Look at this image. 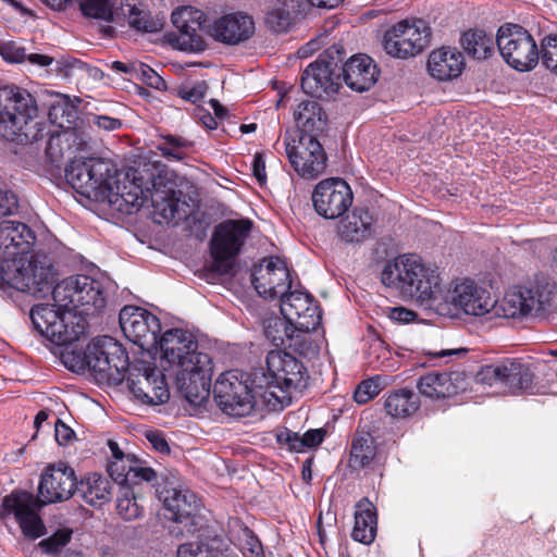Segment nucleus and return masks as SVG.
I'll list each match as a JSON object with an SVG mask.
<instances>
[{"label":"nucleus","instance_id":"nucleus-45","mask_svg":"<svg viewBox=\"0 0 557 557\" xmlns=\"http://www.w3.org/2000/svg\"><path fill=\"white\" fill-rule=\"evenodd\" d=\"M191 141L176 135L161 136L157 149L168 159L181 161L187 156Z\"/></svg>","mask_w":557,"mask_h":557},{"label":"nucleus","instance_id":"nucleus-36","mask_svg":"<svg viewBox=\"0 0 557 557\" xmlns=\"http://www.w3.org/2000/svg\"><path fill=\"white\" fill-rule=\"evenodd\" d=\"M75 490L87 504L92 506L102 505L110 499V483L97 473L86 476Z\"/></svg>","mask_w":557,"mask_h":557},{"label":"nucleus","instance_id":"nucleus-9","mask_svg":"<svg viewBox=\"0 0 557 557\" xmlns=\"http://www.w3.org/2000/svg\"><path fill=\"white\" fill-rule=\"evenodd\" d=\"M4 108L0 112V135L8 140L29 138L28 124L37 116L35 98L23 88L8 86L2 89Z\"/></svg>","mask_w":557,"mask_h":557},{"label":"nucleus","instance_id":"nucleus-7","mask_svg":"<svg viewBox=\"0 0 557 557\" xmlns=\"http://www.w3.org/2000/svg\"><path fill=\"white\" fill-rule=\"evenodd\" d=\"M1 280L9 286L37 297L53 290L57 272L47 255L36 253L28 260L20 258L16 263L1 265Z\"/></svg>","mask_w":557,"mask_h":557},{"label":"nucleus","instance_id":"nucleus-48","mask_svg":"<svg viewBox=\"0 0 557 557\" xmlns=\"http://www.w3.org/2000/svg\"><path fill=\"white\" fill-rule=\"evenodd\" d=\"M74 136V132H61L55 135H51L47 143L46 152L52 162L59 161L65 153L64 145L66 149H70V140Z\"/></svg>","mask_w":557,"mask_h":557},{"label":"nucleus","instance_id":"nucleus-59","mask_svg":"<svg viewBox=\"0 0 557 557\" xmlns=\"http://www.w3.org/2000/svg\"><path fill=\"white\" fill-rule=\"evenodd\" d=\"M387 317L399 323H409L414 321L417 313L404 307H393L386 309Z\"/></svg>","mask_w":557,"mask_h":557},{"label":"nucleus","instance_id":"nucleus-46","mask_svg":"<svg viewBox=\"0 0 557 557\" xmlns=\"http://www.w3.org/2000/svg\"><path fill=\"white\" fill-rule=\"evenodd\" d=\"M222 539L212 537L207 542H190L178 546L176 557H213Z\"/></svg>","mask_w":557,"mask_h":557},{"label":"nucleus","instance_id":"nucleus-16","mask_svg":"<svg viewBox=\"0 0 557 557\" xmlns=\"http://www.w3.org/2000/svg\"><path fill=\"white\" fill-rule=\"evenodd\" d=\"M431 30L422 20H405L394 25L384 36L387 54L407 59L421 53L429 45Z\"/></svg>","mask_w":557,"mask_h":557},{"label":"nucleus","instance_id":"nucleus-20","mask_svg":"<svg viewBox=\"0 0 557 557\" xmlns=\"http://www.w3.org/2000/svg\"><path fill=\"white\" fill-rule=\"evenodd\" d=\"M120 326L125 337L143 349L159 347L157 336L161 331L159 319L148 310L126 306L120 312Z\"/></svg>","mask_w":557,"mask_h":557},{"label":"nucleus","instance_id":"nucleus-10","mask_svg":"<svg viewBox=\"0 0 557 557\" xmlns=\"http://www.w3.org/2000/svg\"><path fill=\"white\" fill-rule=\"evenodd\" d=\"M496 45L505 62L515 70L530 71L539 62L540 50L535 39L518 24L502 25L497 30Z\"/></svg>","mask_w":557,"mask_h":557},{"label":"nucleus","instance_id":"nucleus-19","mask_svg":"<svg viewBox=\"0 0 557 557\" xmlns=\"http://www.w3.org/2000/svg\"><path fill=\"white\" fill-rule=\"evenodd\" d=\"M128 386L134 396L149 405H161L169 400L170 391L164 374L153 364L139 361L127 366Z\"/></svg>","mask_w":557,"mask_h":557},{"label":"nucleus","instance_id":"nucleus-47","mask_svg":"<svg viewBox=\"0 0 557 557\" xmlns=\"http://www.w3.org/2000/svg\"><path fill=\"white\" fill-rule=\"evenodd\" d=\"M134 456L127 455L125 458H117V460H111L108 465V472L110 476L121 485H128L131 481L129 468H133Z\"/></svg>","mask_w":557,"mask_h":557},{"label":"nucleus","instance_id":"nucleus-12","mask_svg":"<svg viewBox=\"0 0 557 557\" xmlns=\"http://www.w3.org/2000/svg\"><path fill=\"white\" fill-rule=\"evenodd\" d=\"M285 152L295 172L308 180L321 175L326 168V156L314 135L286 134Z\"/></svg>","mask_w":557,"mask_h":557},{"label":"nucleus","instance_id":"nucleus-53","mask_svg":"<svg viewBox=\"0 0 557 557\" xmlns=\"http://www.w3.org/2000/svg\"><path fill=\"white\" fill-rule=\"evenodd\" d=\"M208 86L206 82H196L194 84H184L178 88V95L184 100L196 103L203 99L206 96Z\"/></svg>","mask_w":557,"mask_h":557},{"label":"nucleus","instance_id":"nucleus-63","mask_svg":"<svg viewBox=\"0 0 557 557\" xmlns=\"http://www.w3.org/2000/svg\"><path fill=\"white\" fill-rule=\"evenodd\" d=\"M252 172L257 181L262 185L267 181L265 161L263 153H256L252 161Z\"/></svg>","mask_w":557,"mask_h":557},{"label":"nucleus","instance_id":"nucleus-22","mask_svg":"<svg viewBox=\"0 0 557 557\" xmlns=\"http://www.w3.org/2000/svg\"><path fill=\"white\" fill-rule=\"evenodd\" d=\"M283 318L305 334L310 335L321 322V311L313 297L300 289L289 290L281 298Z\"/></svg>","mask_w":557,"mask_h":557},{"label":"nucleus","instance_id":"nucleus-57","mask_svg":"<svg viewBox=\"0 0 557 557\" xmlns=\"http://www.w3.org/2000/svg\"><path fill=\"white\" fill-rule=\"evenodd\" d=\"M18 207L16 195L0 186V216L13 214Z\"/></svg>","mask_w":557,"mask_h":557},{"label":"nucleus","instance_id":"nucleus-30","mask_svg":"<svg viewBox=\"0 0 557 557\" xmlns=\"http://www.w3.org/2000/svg\"><path fill=\"white\" fill-rule=\"evenodd\" d=\"M426 66L433 78L451 81L462 73L465 58L457 48L441 47L429 54Z\"/></svg>","mask_w":557,"mask_h":557},{"label":"nucleus","instance_id":"nucleus-27","mask_svg":"<svg viewBox=\"0 0 557 557\" xmlns=\"http://www.w3.org/2000/svg\"><path fill=\"white\" fill-rule=\"evenodd\" d=\"M264 334L276 347L284 346L306 356L315 351L311 336L292 325L285 318L269 321Z\"/></svg>","mask_w":557,"mask_h":557},{"label":"nucleus","instance_id":"nucleus-26","mask_svg":"<svg viewBox=\"0 0 557 557\" xmlns=\"http://www.w3.org/2000/svg\"><path fill=\"white\" fill-rule=\"evenodd\" d=\"M203 22L202 11L191 7L178 8L172 13V23L180 32V49L200 51L205 48L201 35Z\"/></svg>","mask_w":557,"mask_h":557},{"label":"nucleus","instance_id":"nucleus-44","mask_svg":"<svg viewBox=\"0 0 557 557\" xmlns=\"http://www.w3.org/2000/svg\"><path fill=\"white\" fill-rule=\"evenodd\" d=\"M527 315H535L545 312L550 306V293L539 285L520 288Z\"/></svg>","mask_w":557,"mask_h":557},{"label":"nucleus","instance_id":"nucleus-4","mask_svg":"<svg viewBox=\"0 0 557 557\" xmlns=\"http://www.w3.org/2000/svg\"><path fill=\"white\" fill-rule=\"evenodd\" d=\"M76 475L72 467L59 462L45 469L38 486V499L27 492H12L2 500L4 513L14 515L25 536L38 539L44 523L37 513L42 505L67 500L75 492Z\"/></svg>","mask_w":557,"mask_h":557},{"label":"nucleus","instance_id":"nucleus-40","mask_svg":"<svg viewBox=\"0 0 557 557\" xmlns=\"http://www.w3.org/2000/svg\"><path fill=\"white\" fill-rule=\"evenodd\" d=\"M495 42L496 40L483 30H469L461 38L463 49L479 60L486 59L494 52Z\"/></svg>","mask_w":557,"mask_h":557},{"label":"nucleus","instance_id":"nucleus-39","mask_svg":"<svg viewBox=\"0 0 557 557\" xmlns=\"http://www.w3.org/2000/svg\"><path fill=\"white\" fill-rule=\"evenodd\" d=\"M52 8H61L73 0H45ZM85 16L110 22L113 20L114 4L110 0H76Z\"/></svg>","mask_w":557,"mask_h":557},{"label":"nucleus","instance_id":"nucleus-35","mask_svg":"<svg viewBox=\"0 0 557 557\" xmlns=\"http://www.w3.org/2000/svg\"><path fill=\"white\" fill-rule=\"evenodd\" d=\"M417 395L407 388L391 393L384 401L386 413L393 418L401 419L413 414L419 409Z\"/></svg>","mask_w":557,"mask_h":557},{"label":"nucleus","instance_id":"nucleus-42","mask_svg":"<svg viewBox=\"0 0 557 557\" xmlns=\"http://www.w3.org/2000/svg\"><path fill=\"white\" fill-rule=\"evenodd\" d=\"M48 116L52 124L63 129L62 132H73L78 111L74 104L63 98L50 106Z\"/></svg>","mask_w":557,"mask_h":557},{"label":"nucleus","instance_id":"nucleus-51","mask_svg":"<svg viewBox=\"0 0 557 557\" xmlns=\"http://www.w3.org/2000/svg\"><path fill=\"white\" fill-rule=\"evenodd\" d=\"M382 391L377 379L362 381L356 388L354 398L358 404H367Z\"/></svg>","mask_w":557,"mask_h":557},{"label":"nucleus","instance_id":"nucleus-3","mask_svg":"<svg viewBox=\"0 0 557 557\" xmlns=\"http://www.w3.org/2000/svg\"><path fill=\"white\" fill-rule=\"evenodd\" d=\"M162 361L174 375L175 384L191 405H200L209 396L212 375L210 356L199 349L194 335L182 329L165 331L159 339Z\"/></svg>","mask_w":557,"mask_h":557},{"label":"nucleus","instance_id":"nucleus-31","mask_svg":"<svg viewBox=\"0 0 557 557\" xmlns=\"http://www.w3.org/2000/svg\"><path fill=\"white\" fill-rule=\"evenodd\" d=\"M460 375L450 372H429L417 382L419 393L432 400L444 399L456 395L460 386Z\"/></svg>","mask_w":557,"mask_h":557},{"label":"nucleus","instance_id":"nucleus-61","mask_svg":"<svg viewBox=\"0 0 557 557\" xmlns=\"http://www.w3.org/2000/svg\"><path fill=\"white\" fill-rule=\"evenodd\" d=\"M325 436V431L323 429H312L302 434V441L305 445V450L314 448L320 445Z\"/></svg>","mask_w":557,"mask_h":557},{"label":"nucleus","instance_id":"nucleus-49","mask_svg":"<svg viewBox=\"0 0 557 557\" xmlns=\"http://www.w3.org/2000/svg\"><path fill=\"white\" fill-rule=\"evenodd\" d=\"M541 53L543 64L557 74V35H547L542 39Z\"/></svg>","mask_w":557,"mask_h":557},{"label":"nucleus","instance_id":"nucleus-23","mask_svg":"<svg viewBox=\"0 0 557 557\" xmlns=\"http://www.w3.org/2000/svg\"><path fill=\"white\" fill-rule=\"evenodd\" d=\"M252 284L264 298H282L292 288L290 271L284 260L271 257L256 268Z\"/></svg>","mask_w":557,"mask_h":557},{"label":"nucleus","instance_id":"nucleus-50","mask_svg":"<svg viewBox=\"0 0 557 557\" xmlns=\"http://www.w3.org/2000/svg\"><path fill=\"white\" fill-rule=\"evenodd\" d=\"M116 509L117 513L125 520H134L141 515V508L129 491H125L123 495L119 496Z\"/></svg>","mask_w":557,"mask_h":557},{"label":"nucleus","instance_id":"nucleus-62","mask_svg":"<svg viewBox=\"0 0 557 557\" xmlns=\"http://www.w3.org/2000/svg\"><path fill=\"white\" fill-rule=\"evenodd\" d=\"M55 440L60 445H67L74 437V431L69 428L61 420H58L54 425Z\"/></svg>","mask_w":557,"mask_h":557},{"label":"nucleus","instance_id":"nucleus-54","mask_svg":"<svg viewBox=\"0 0 557 557\" xmlns=\"http://www.w3.org/2000/svg\"><path fill=\"white\" fill-rule=\"evenodd\" d=\"M128 470L132 472L128 485L137 484L141 481L151 482L157 478L156 471L138 459L133 461V468Z\"/></svg>","mask_w":557,"mask_h":557},{"label":"nucleus","instance_id":"nucleus-52","mask_svg":"<svg viewBox=\"0 0 557 557\" xmlns=\"http://www.w3.org/2000/svg\"><path fill=\"white\" fill-rule=\"evenodd\" d=\"M72 530L61 529L48 539L41 541L40 546L47 553L57 554L70 542Z\"/></svg>","mask_w":557,"mask_h":557},{"label":"nucleus","instance_id":"nucleus-28","mask_svg":"<svg viewBox=\"0 0 557 557\" xmlns=\"http://www.w3.org/2000/svg\"><path fill=\"white\" fill-rule=\"evenodd\" d=\"M253 30L252 18L240 13L222 16L208 27L211 37L227 45H236L247 40L253 34Z\"/></svg>","mask_w":557,"mask_h":557},{"label":"nucleus","instance_id":"nucleus-18","mask_svg":"<svg viewBox=\"0 0 557 557\" xmlns=\"http://www.w3.org/2000/svg\"><path fill=\"white\" fill-rule=\"evenodd\" d=\"M84 360L101 380H116L128 366L125 351L110 336L92 339L85 350Z\"/></svg>","mask_w":557,"mask_h":557},{"label":"nucleus","instance_id":"nucleus-6","mask_svg":"<svg viewBox=\"0 0 557 557\" xmlns=\"http://www.w3.org/2000/svg\"><path fill=\"white\" fill-rule=\"evenodd\" d=\"M307 370L293 355L283 350H272L267 356V370L256 375V388L262 389V397L272 409L290 405L293 397L305 386Z\"/></svg>","mask_w":557,"mask_h":557},{"label":"nucleus","instance_id":"nucleus-55","mask_svg":"<svg viewBox=\"0 0 557 557\" xmlns=\"http://www.w3.org/2000/svg\"><path fill=\"white\" fill-rule=\"evenodd\" d=\"M135 71L141 76L143 82L148 86L154 89H165L166 84L165 81L151 67L144 63H139L137 66H134Z\"/></svg>","mask_w":557,"mask_h":557},{"label":"nucleus","instance_id":"nucleus-33","mask_svg":"<svg viewBox=\"0 0 557 557\" xmlns=\"http://www.w3.org/2000/svg\"><path fill=\"white\" fill-rule=\"evenodd\" d=\"M294 119L300 131L293 134H318L325 129L327 117L321 106L314 100H306L294 111Z\"/></svg>","mask_w":557,"mask_h":557},{"label":"nucleus","instance_id":"nucleus-2","mask_svg":"<svg viewBox=\"0 0 557 557\" xmlns=\"http://www.w3.org/2000/svg\"><path fill=\"white\" fill-rule=\"evenodd\" d=\"M134 175H125L99 158L74 159L65 170L66 182L84 197L107 202L122 214L138 211L140 188L134 184Z\"/></svg>","mask_w":557,"mask_h":557},{"label":"nucleus","instance_id":"nucleus-25","mask_svg":"<svg viewBox=\"0 0 557 557\" xmlns=\"http://www.w3.org/2000/svg\"><path fill=\"white\" fill-rule=\"evenodd\" d=\"M530 377V371L525 364L510 359L486 364L476 373L479 383L490 386L502 384L510 392L527 388Z\"/></svg>","mask_w":557,"mask_h":557},{"label":"nucleus","instance_id":"nucleus-17","mask_svg":"<svg viewBox=\"0 0 557 557\" xmlns=\"http://www.w3.org/2000/svg\"><path fill=\"white\" fill-rule=\"evenodd\" d=\"M252 223L247 219L226 220L215 226L211 238V255L218 270L227 272L232 261L240 252Z\"/></svg>","mask_w":557,"mask_h":557},{"label":"nucleus","instance_id":"nucleus-1","mask_svg":"<svg viewBox=\"0 0 557 557\" xmlns=\"http://www.w3.org/2000/svg\"><path fill=\"white\" fill-rule=\"evenodd\" d=\"M53 305L39 304L32 308L35 330L51 343L66 346L79 339L86 331L82 314L106 306L102 283L88 275L62 280L53 290Z\"/></svg>","mask_w":557,"mask_h":557},{"label":"nucleus","instance_id":"nucleus-5","mask_svg":"<svg viewBox=\"0 0 557 557\" xmlns=\"http://www.w3.org/2000/svg\"><path fill=\"white\" fill-rule=\"evenodd\" d=\"M381 282L404 298H410L424 308L443 304V289L437 272L414 253H404L387 261L381 272Z\"/></svg>","mask_w":557,"mask_h":557},{"label":"nucleus","instance_id":"nucleus-60","mask_svg":"<svg viewBox=\"0 0 557 557\" xmlns=\"http://www.w3.org/2000/svg\"><path fill=\"white\" fill-rule=\"evenodd\" d=\"M89 123L107 132L119 129L122 126L121 120L107 115H92Z\"/></svg>","mask_w":557,"mask_h":557},{"label":"nucleus","instance_id":"nucleus-8","mask_svg":"<svg viewBox=\"0 0 557 557\" xmlns=\"http://www.w3.org/2000/svg\"><path fill=\"white\" fill-rule=\"evenodd\" d=\"M136 176L134 184L140 188V203L138 210L146 203L154 208V210L164 219L171 220L175 218L178 211L180 200L176 190V184L173 180V173L160 171L157 174L150 173L148 170H129L125 175Z\"/></svg>","mask_w":557,"mask_h":557},{"label":"nucleus","instance_id":"nucleus-24","mask_svg":"<svg viewBox=\"0 0 557 557\" xmlns=\"http://www.w3.org/2000/svg\"><path fill=\"white\" fill-rule=\"evenodd\" d=\"M34 232L24 223L2 221L0 223V267L16 263L26 257L34 247Z\"/></svg>","mask_w":557,"mask_h":557},{"label":"nucleus","instance_id":"nucleus-34","mask_svg":"<svg viewBox=\"0 0 557 557\" xmlns=\"http://www.w3.org/2000/svg\"><path fill=\"white\" fill-rule=\"evenodd\" d=\"M376 534V513L373 504L363 498L356 505L355 525L351 536L355 541L370 544Z\"/></svg>","mask_w":557,"mask_h":557},{"label":"nucleus","instance_id":"nucleus-13","mask_svg":"<svg viewBox=\"0 0 557 557\" xmlns=\"http://www.w3.org/2000/svg\"><path fill=\"white\" fill-rule=\"evenodd\" d=\"M219 408L233 417L249 414L255 406V397L246 375L239 371H226L218 377L213 388Z\"/></svg>","mask_w":557,"mask_h":557},{"label":"nucleus","instance_id":"nucleus-58","mask_svg":"<svg viewBox=\"0 0 557 557\" xmlns=\"http://www.w3.org/2000/svg\"><path fill=\"white\" fill-rule=\"evenodd\" d=\"M1 54L4 60L11 63H22L26 61L27 53L25 48L16 46L14 44L4 45L1 49Z\"/></svg>","mask_w":557,"mask_h":557},{"label":"nucleus","instance_id":"nucleus-11","mask_svg":"<svg viewBox=\"0 0 557 557\" xmlns=\"http://www.w3.org/2000/svg\"><path fill=\"white\" fill-rule=\"evenodd\" d=\"M453 307L456 313L483 317L495 307V299L484 284L471 278H462L450 284L443 295V304L433 307L440 312Z\"/></svg>","mask_w":557,"mask_h":557},{"label":"nucleus","instance_id":"nucleus-43","mask_svg":"<svg viewBox=\"0 0 557 557\" xmlns=\"http://www.w3.org/2000/svg\"><path fill=\"white\" fill-rule=\"evenodd\" d=\"M523 300L524 298L520 288L510 289L499 302L495 300V307L492 311L495 315L506 319L527 317Z\"/></svg>","mask_w":557,"mask_h":557},{"label":"nucleus","instance_id":"nucleus-37","mask_svg":"<svg viewBox=\"0 0 557 557\" xmlns=\"http://www.w3.org/2000/svg\"><path fill=\"white\" fill-rule=\"evenodd\" d=\"M121 11L128 18L129 25L138 30L153 33L162 27V21L151 17L143 4L137 5L135 0H124L121 3Z\"/></svg>","mask_w":557,"mask_h":557},{"label":"nucleus","instance_id":"nucleus-21","mask_svg":"<svg viewBox=\"0 0 557 557\" xmlns=\"http://www.w3.org/2000/svg\"><path fill=\"white\" fill-rule=\"evenodd\" d=\"M352 199L350 186L338 177L322 180L312 191L314 210L325 219L342 216L351 206Z\"/></svg>","mask_w":557,"mask_h":557},{"label":"nucleus","instance_id":"nucleus-64","mask_svg":"<svg viewBox=\"0 0 557 557\" xmlns=\"http://www.w3.org/2000/svg\"><path fill=\"white\" fill-rule=\"evenodd\" d=\"M147 438L152 444L154 449H157L158 451H160V453L170 451V447L161 434L152 432V433L147 434Z\"/></svg>","mask_w":557,"mask_h":557},{"label":"nucleus","instance_id":"nucleus-41","mask_svg":"<svg viewBox=\"0 0 557 557\" xmlns=\"http://www.w3.org/2000/svg\"><path fill=\"white\" fill-rule=\"evenodd\" d=\"M376 447L369 434L356 436L351 443L349 467L362 469L368 467L375 458Z\"/></svg>","mask_w":557,"mask_h":557},{"label":"nucleus","instance_id":"nucleus-29","mask_svg":"<svg viewBox=\"0 0 557 557\" xmlns=\"http://www.w3.org/2000/svg\"><path fill=\"white\" fill-rule=\"evenodd\" d=\"M342 74L345 84L350 89L362 92L374 86L379 77V70L369 55L356 54L344 63Z\"/></svg>","mask_w":557,"mask_h":557},{"label":"nucleus","instance_id":"nucleus-15","mask_svg":"<svg viewBox=\"0 0 557 557\" xmlns=\"http://www.w3.org/2000/svg\"><path fill=\"white\" fill-rule=\"evenodd\" d=\"M341 61L339 49L335 46L327 49L304 71L301 77L304 91L314 97L336 94L341 87Z\"/></svg>","mask_w":557,"mask_h":557},{"label":"nucleus","instance_id":"nucleus-32","mask_svg":"<svg viewBox=\"0 0 557 557\" xmlns=\"http://www.w3.org/2000/svg\"><path fill=\"white\" fill-rule=\"evenodd\" d=\"M374 219L368 209L355 208L337 226L338 236L348 243H359L370 236Z\"/></svg>","mask_w":557,"mask_h":557},{"label":"nucleus","instance_id":"nucleus-38","mask_svg":"<svg viewBox=\"0 0 557 557\" xmlns=\"http://www.w3.org/2000/svg\"><path fill=\"white\" fill-rule=\"evenodd\" d=\"M295 0H276L265 15V24L275 33L286 32L292 24V13L296 10Z\"/></svg>","mask_w":557,"mask_h":557},{"label":"nucleus","instance_id":"nucleus-14","mask_svg":"<svg viewBox=\"0 0 557 557\" xmlns=\"http://www.w3.org/2000/svg\"><path fill=\"white\" fill-rule=\"evenodd\" d=\"M160 498L171 513L169 518L177 524L171 530L172 533L194 535L200 530L202 527L199 516L200 502L194 492L177 485L162 490Z\"/></svg>","mask_w":557,"mask_h":557},{"label":"nucleus","instance_id":"nucleus-56","mask_svg":"<svg viewBox=\"0 0 557 557\" xmlns=\"http://www.w3.org/2000/svg\"><path fill=\"white\" fill-rule=\"evenodd\" d=\"M276 437L277 442L282 445L287 446L289 450L296 453L305 451L302 435H300L299 433L285 429L280 431Z\"/></svg>","mask_w":557,"mask_h":557}]
</instances>
